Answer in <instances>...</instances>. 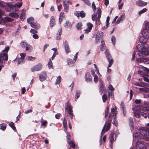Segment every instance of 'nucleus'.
<instances>
[{
  "label": "nucleus",
  "mask_w": 149,
  "mask_h": 149,
  "mask_svg": "<svg viewBox=\"0 0 149 149\" xmlns=\"http://www.w3.org/2000/svg\"><path fill=\"white\" fill-rule=\"evenodd\" d=\"M5 21L9 22H12L14 20V19H12L8 17H5Z\"/></svg>",
  "instance_id": "f704fd0d"
},
{
  "label": "nucleus",
  "mask_w": 149,
  "mask_h": 149,
  "mask_svg": "<svg viewBox=\"0 0 149 149\" xmlns=\"http://www.w3.org/2000/svg\"><path fill=\"white\" fill-rule=\"evenodd\" d=\"M140 143L138 141L136 143V149H140Z\"/></svg>",
  "instance_id": "680f3d73"
},
{
  "label": "nucleus",
  "mask_w": 149,
  "mask_h": 149,
  "mask_svg": "<svg viewBox=\"0 0 149 149\" xmlns=\"http://www.w3.org/2000/svg\"><path fill=\"white\" fill-rule=\"evenodd\" d=\"M80 15L81 17H84L85 16L86 14L84 11H82L80 12Z\"/></svg>",
  "instance_id": "c03bdc74"
},
{
  "label": "nucleus",
  "mask_w": 149,
  "mask_h": 149,
  "mask_svg": "<svg viewBox=\"0 0 149 149\" xmlns=\"http://www.w3.org/2000/svg\"><path fill=\"white\" fill-rule=\"evenodd\" d=\"M147 129H146L144 130L143 129L140 128V134L142 136H147V133L148 132L146 130Z\"/></svg>",
  "instance_id": "412c9836"
},
{
  "label": "nucleus",
  "mask_w": 149,
  "mask_h": 149,
  "mask_svg": "<svg viewBox=\"0 0 149 149\" xmlns=\"http://www.w3.org/2000/svg\"><path fill=\"white\" fill-rule=\"evenodd\" d=\"M65 109L66 110H68V113L69 114V116L71 118H72V116L73 114L72 113V107L70 105L68 106L67 107H66Z\"/></svg>",
  "instance_id": "f8f14e48"
},
{
  "label": "nucleus",
  "mask_w": 149,
  "mask_h": 149,
  "mask_svg": "<svg viewBox=\"0 0 149 149\" xmlns=\"http://www.w3.org/2000/svg\"><path fill=\"white\" fill-rule=\"evenodd\" d=\"M139 135L140 133L139 132H136V133H135L134 135V136L135 138L139 139Z\"/></svg>",
  "instance_id": "864d4df0"
},
{
  "label": "nucleus",
  "mask_w": 149,
  "mask_h": 149,
  "mask_svg": "<svg viewBox=\"0 0 149 149\" xmlns=\"http://www.w3.org/2000/svg\"><path fill=\"white\" fill-rule=\"evenodd\" d=\"M85 79L86 81L87 82L92 81V78L91 75L89 73H86L85 76Z\"/></svg>",
  "instance_id": "ddd939ff"
},
{
  "label": "nucleus",
  "mask_w": 149,
  "mask_h": 149,
  "mask_svg": "<svg viewBox=\"0 0 149 149\" xmlns=\"http://www.w3.org/2000/svg\"><path fill=\"white\" fill-rule=\"evenodd\" d=\"M24 62V60L20 58L17 59V64H20Z\"/></svg>",
  "instance_id": "de8ad7c7"
},
{
  "label": "nucleus",
  "mask_w": 149,
  "mask_h": 149,
  "mask_svg": "<svg viewBox=\"0 0 149 149\" xmlns=\"http://www.w3.org/2000/svg\"><path fill=\"white\" fill-rule=\"evenodd\" d=\"M140 54L142 56H149V46L145 44L140 49Z\"/></svg>",
  "instance_id": "f257e3e1"
},
{
  "label": "nucleus",
  "mask_w": 149,
  "mask_h": 149,
  "mask_svg": "<svg viewBox=\"0 0 149 149\" xmlns=\"http://www.w3.org/2000/svg\"><path fill=\"white\" fill-rule=\"evenodd\" d=\"M142 111V110H141L140 109V112L142 113L141 111ZM140 116H142L143 117H144V118H147L148 116V115L146 113H145L144 112H143L142 113H141V114H140Z\"/></svg>",
  "instance_id": "a19ab883"
},
{
  "label": "nucleus",
  "mask_w": 149,
  "mask_h": 149,
  "mask_svg": "<svg viewBox=\"0 0 149 149\" xmlns=\"http://www.w3.org/2000/svg\"><path fill=\"white\" fill-rule=\"evenodd\" d=\"M69 144L70 146L72 148H74L75 147V145L74 143L72 141H69Z\"/></svg>",
  "instance_id": "e433bc0d"
},
{
  "label": "nucleus",
  "mask_w": 149,
  "mask_h": 149,
  "mask_svg": "<svg viewBox=\"0 0 149 149\" xmlns=\"http://www.w3.org/2000/svg\"><path fill=\"white\" fill-rule=\"evenodd\" d=\"M109 19H110V17L109 16H108L107 18V20H106V23H107V24H106V27H104L103 28V29H106L108 26V23L109 22Z\"/></svg>",
  "instance_id": "58836bf2"
},
{
  "label": "nucleus",
  "mask_w": 149,
  "mask_h": 149,
  "mask_svg": "<svg viewBox=\"0 0 149 149\" xmlns=\"http://www.w3.org/2000/svg\"><path fill=\"white\" fill-rule=\"evenodd\" d=\"M134 116L137 118L140 117V105H135L132 108Z\"/></svg>",
  "instance_id": "39448f33"
},
{
  "label": "nucleus",
  "mask_w": 149,
  "mask_h": 149,
  "mask_svg": "<svg viewBox=\"0 0 149 149\" xmlns=\"http://www.w3.org/2000/svg\"><path fill=\"white\" fill-rule=\"evenodd\" d=\"M9 125L13 130H15L16 129L14 123L13 122H11L9 124Z\"/></svg>",
  "instance_id": "79ce46f5"
},
{
  "label": "nucleus",
  "mask_w": 149,
  "mask_h": 149,
  "mask_svg": "<svg viewBox=\"0 0 149 149\" xmlns=\"http://www.w3.org/2000/svg\"><path fill=\"white\" fill-rule=\"evenodd\" d=\"M103 33L102 32H100L97 33L95 38V40L96 42H98L102 38Z\"/></svg>",
  "instance_id": "9b49d317"
},
{
  "label": "nucleus",
  "mask_w": 149,
  "mask_h": 149,
  "mask_svg": "<svg viewBox=\"0 0 149 149\" xmlns=\"http://www.w3.org/2000/svg\"><path fill=\"white\" fill-rule=\"evenodd\" d=\"M116 39L115 37L113 36L111 38V41L113 45H114L116 42Z\"/></svg>",
  "instance_id": "3c124183"
},
{
  "label": "nucleus",
  "mask_w": 149,
  "mask_h": 149,
  "mask_svg": "<svg viewBox=\"0 0 149 149\" xmlns=\"http://www.w3.org/2000/svg\"><path fill=\"white\" fill-rule=\"evenodd\" d=\"M125 13H123L122 14L120 19L122 21H123L125 19Z\"/></svg>",
  "instance_id": "8fccbe9b"
},
{
  "label": "nucleus",
  "mask_w": 149,
  "mask_h": 149,
  "mask_svg": "<svg viewBox=\"0 0 149 149\" xmlns=\"http://www.w3.org/2000/svg\"><path fill=\"white\" fill-rule=\"evenodd\" d=\"M50 27L52 28L56 24L55 19L54 16H52L50 21Z\"/></svg>",
  "instance_id": "dca6fc26"
},
{
  "label": "nucleus",
  "mask_w": 149,
  "mask_h": 149,
  "mask_svg": "<svg viewBox=\"0 0 149 149\" xmlns=\"http://www.w3.org/2000/svg\"><path fill=\"white\" fill-rule=\"evenodd\" d=\"M97 16V13H95L92 16V19L93 21L95 20Z\"/></svg>",
  "instance_id": "a18cd8bd"
},
{
  "label": "nucleus",
  "mask_w": 149,
  "mask_h": 149,
  "mask_svg": "<svg viewBox=\"0 0 149 149\" xmlns=\"http://www.w3.org/2000/svg\"><path fill=\"white\" fill-rule=\"evenodd\" d=\"M81 93V92L80 91L78 90H77L76 91V94H75V100L76 101H77L76 100L78 99V98H79V97L80 96Z\"/></svg>",
  "instance_id": "5701e85b"
},
{
  "label": "nucleus",
  "mask_w": 149,
  "mask_h": 149,
  "mask_svg": "<svg viewBox=\"0 0 149 149\" xmlns=\"http://www.w3.org/2000/svg\"><path fill=\"white\" fill-rule=\"evenodd\" d=\"M30 25L31 27L36 29H39L40 27V25L39 24L33 22Z\"/></svg>",
  "instance_id": "6ab92c4d"
},
{
  "label": "nucleus",
  "mask_w": 149,
  "mask_h": 149,
  "mask_svg": "<svg viewBox=\"0 0 149 149\" xmlns=\"http://www.w3.org/2000/svg\"><path fill=\"white\" fill-rule=\"evenodd\" d=\"M117 109V107H115V108H112L111 109V112L109 114V118H111V116L112 115H116V109Z\"/></svg>",
  "instance_id": "f3484780"
},
{
  "label": "nucleus",
  "mask_w": 149,
  "mask_h": 149,
  "mask_svg": "<svg viewBox=\"0 0 149 149\" xmlns=\"http://www.w3.org/2000/svg\"><path fill=\"white\" fill-rule=\"evenodd\" d=\"M147 11V9L146 8H143V9L140 10V14H142Z\"/></svg>",
  "instance_id": "774afa93"
},
{
  "label": "nucleus",
  "mask_w": 149,
  "mask_h": 149,
  "mask_svg": "<svg viewBox=\"0 0 149 149\" xmlns=\"http://www.w3.org/2000/svg\"><path fill=\"white\" fill-rule=\"evenodd\" d=\"M9 49V47L8 46L5 47V49L2 51V52H4L5 53L7 54Z\"/></svg>",
  "instance_id": "ea45409f"
},
{
  "label": "nucleus",
  "mask_w": 149,
  "mask_h": 149,
  "mask_svg": "<svg viewBox=\"0 0 149 149\" xmlns=\"http://www.w3.org/2000/svg\"><path fill=\"white\" fill-rule=\"evenodd\" d=\"M142 34L144 38L149 37V22L146 23L145 29L142 31Z\"/></svg>",
  "instance_id": "20e7f679"
},
{
  "label": "nucleus",
  "mask_w": 149,
  "mask_h": 149,
  "mask_svg": "<svg viewBox=\"0 0 149 149\" xmlns=\"http://www.w3.org/2000/svg\"><path fill=\"white\" fill-rule=\"evenodd\" d=\"M20 55L21 58H20L23 59L24 57L26 56V54L25 53H23L20 54Z\"/></svg>",
  "instance_id": "6e6d98bb"
},
{
  "label": "nucleus",
  "mask_w": 149,
  "mask_h": 149,
  "mask_svg": "<svg viewBox=\"0 0 149 149\" xmlns=\"http://www.w3.org/2000/svg\"><path fill=\"white\" fill-rule=\"evenodd\" d=\"M21 47L23 48H25L26 50H28L30 48L31 46L24 41H22L20 43Z\"/></svg>",
  "instance_id": "1a4fd4ad"
},
{
  "label": "nucleus",
  "mask_w": 149,
  "mask_h": 149,
  "mask_svg": "<svg viewBox=\"0 0 149 149\" xmlns=\"http://www.w3.org/2000/svg\"><path fill=\"white\" fill-rule=\"evenodd\" d=\"M67 122L66 120V119L65 118H64L63 122V127L66 130H67Z\"/></svg>",
  "instance_id": "c756f323"
},
{
  "label": "nucleus",
  "mask_w": 149,
  "mask_h": 149,
  "mask_svg": "<svg viewBox=\"0 0 149 149\" xmlns=\"http://www.w3.org/2000/svg\"><path fill=\"white\" fill-rule=\"evenodd\" d=\"M87 26L88 28L85 30V33H87L90 32L91 31L92 27L93 26V25L92 24L89 23L87 24Z\"/></svg>",
  "instance_id": "2eb2a0df"
},
{
  "label": "nucleus",
  "mask_w": 149,
  "mask_h": 149,
  "mask_svg": "<svg viewBox=\"0 0 149 149\" xmlns=\"http://www.w3.org/2000/svg\"><path fill=\"white\" fill-rule=\"evenodd\" d=\"M48 66L49 68L50 69L51 68L53 69V65L52 64V63L51 61V59H50L49 60L48 64Z\"/></svg>",
  "instance_id": "cd10ccee"
},
{
  "label": "nucleus",
  "mask_w": 149,
  "mask_h": 149,
  "mask_svg": "<svg viewBox=\"0 0 149 149\" xmlns=\"http://www.w3.org/2000/svg\"><path fill=\"white\" fill-rule=\"evenodd\" d=\"M129 124L131 127V130H133L134 127H133V121L132 118L131 117L129 118Z\"/></svg>",
  "instance_id": "a878e982"
},
{
  "label": "nucleus",
  "mask_w": 149,
  "mask_h": 149,
  "mask_svg": "<svg viewBox=\"0 0 149 149\" xmlns=\"http://www.w3.org/2000/svg\"><path fill=\"white\" fill-rule=\"evenodd\" d=\"M82 26V24L81 22L78 23L76 25V27L78 30L81 29Z\"/></svg>",
  "instance_id": "2f4dec72"
},
{
  "label": "nucleus",
  "mask_w": 149,
  "mask_h": 149,
  "mask_svg": "<svg viewBox=\"0 0 149 149\" xmlns=\"http://www.w3.org/2000/svg\"><path fill=\"white\" fill-rule=\"evenodd\" d=\"M63 3L65 11L67 13L69 9L68 5L69 4L71 5L72 3L68 1H63Z\"/></svg>",
  "instance_id": "6e6552de"
},
{
  "label": "nucleus",
  "mask_w": 149,
  "mask_h": 149,
  "mask_svg": "<svg viewBox=\"0 0 149 149\" xmlns=\"http://www.w3.org/2000/svg\"><path fill=\"white\" fill-rule=\"evenodd\" d=\"M113 119L112 120H109L110 118H109V120H110V121L112 123L116 126L117 124V121L116 120V115H113Z\"/></svg>",
  "instance_id": "4be33fe9"
},
{
  "label": "nucleus",
  "mask_w": 149,
  "mask_h": 149,
  "mask_svg": "<svg viewBox=\"0 0 149 149\" xmlns=\"http://www.w3.org/2000/svg\"><path fill=\"white\" fill-rule=\"evenodd\" d=\"M9 15L10 17L14 18H17L18 17V14L15 13H10L9 14Z\"/></svg>",
  "instance_id": "bb28decb"
},
{
  "label": "nucleus",
  "mask_w": 149,
  "mask_h": 149,
  "mask_svg": "<svg viewBox=\"0 0 149 149\" xmlns=\"http://www.w3.org/2000/svg\"><path fill=\"white\" fill-rule=\"evenodd\" d=\"M6 6V3L2 1H0V6L3 8L5 7Z\"/></svg>",
  "instance_id": "09e8293b"
},
{
  "label": "nucleus",
  "mask_w": 149,
  "mask_h": 149,
  "mask_svg": "<svg viewBox=\"0 0 149 149\" xmlns=\"http://www.w3.org/2000/svg\"><path fill=\"white\" fill-rule=\"evenodd\" d=\"M140 149H146V146L140 142Z\"/></svg>",
  "instance_id": "49530a36"
},
{
  "label": "nucleus",
  "mask_w": 149,
  "mask_h": 149,
  "mask_svg": "<svg viewBox=\"0 0 149 149\" xmlns=\"http://www.w3.org/2000/svg\"><path fill=\"white\" fill-rule=\"evenodd\" d=\"M30 32H31L32 33L35 34L37 33L38 32H37V31H36V30H35L33 29H31L30 31Z\"/></svg>",
  "instance_id": "13d9d810"
},
{
  "label": "nucleus",
  "mask_w": 149,
  "mask_h": 149,
  "mask_svg": "<svg viewBox=\"0 0 149 149\" xmlns=\"http://www.w3.org/2000/svg\"><path fill=\"white\" fill-rule=\"evenodd\" d=\"M15 7L19 8L22 6V4L21 3L19 4L16 3L15 4Z\"/></svg>",
  "instance_id": "e2e57ef3"
},
{
  "label": "nucleus",
  "mask_w": 149,
  "mask_h": 149,
  "mask_svg": "<svg viewBox=\"0 0 149 149\" xmlns=\"http://www.w3.org/2000/svg\"><path fill=\"white\" fill-rule=\"evenodd\" d=\"M114 134V131H113L111 132V133L109 135V138L110 139L111 144H112L113 143L114 141L113 137Z\"/></svg>",
  "instance_id": "a211bd4d"
},
{
  "label": "nucleus",
  "mask_w": 149,
  "mask_h": 149,
  "mask_svg": "<svg viewBox=\"0 0 149 149\" xmlns=\"http://www.w3.org/2000/svg\"><path fill=\"white\" fill-rule=\"evenodd\" d=\"M58 33H57L56 35V39L58 40L60 39L61 38V35L62 34V29H60L58 31Z\"/></svg>",
  "instance_id": "393cba45"
},
{
  "label": "nucleus",
  "mask_w": 149,
  "mask_h": 149,
  "mask_svg": "<svg viewBox=\"0 0 149 149\" xmlns=\"http://www.w3.org/2000/svg\"><path fill=\"white\" fill-rule=\"evenodd\" d=\"M142 61L143 62H144V63L146 64H148L149 63V58H145L143 59H142L141 60L140 59V62Z\"/></svg>",
  "instance_id": "7c9ffc66"
},
{
  "label": "nucleus",
  "mask_w": 149,
  "mask_h": 149,
  "mask_svg": "<svg viewBox=\"0 0 149 149\" xmlns=\"http://www.w3.org/2000/svg\"><path fill=\"white\" fill-rule=\"evenodd\" d=\"M99 87L100 91L101 93H102L104 90V86L102 81H99Z\"/></svg>",
  "instance_id": "aec40b11"
},
{
  "label": "nucleus",
  "mask_w": 149,
  "mask_h": 149,
  "mask_svg": "<svg viewBox=\"0 0 149 149\" xmlns=\"http://www.w3.org/2000/svg\"><path fill=\"white\" fill-rule=\"evenodd\" d=\"M61 80V76H58L56 79L55 84L56 85L57 84H59Z\"/></svg>",
  "instance_id": "72a5a7b5"
},
{
  "label": "nucleus",
  "mask_w": 149,
  "mask_h": 149,
  "mask_svg": "<svg viewBox=\"0 0 149 149\" xmlns=\"http://www.w3.org/2000/svg\"><path fill=\"white\" fill-rule=\"evenodd\" d=\"M105 43L104 41H102L101 42V47L100 48V50L101 51H103L105 49V47L104 45Z\"/></svg>",
  "instance_id": "473e14b6"
},
{
  "label": "nucleus",
  "mask_w": 149,
  "mask_h": 149,
  "mask_svg": "<svg viewBox=\"0 0 149 149\" xmlns=\"http://www.w3.org/2000/svg\"><path fill=\"white\" fill-rule=\"evenodd\" d=\"M109 89L111 91H113L115 89L111 84H109Z\"/></svg>",
  "instance_id": "bf43d9fd"
},
{
  "label": "nucleus",
  "mask_w": 149,
  "mask_h": 149,
  "mask_svg": "<svg viewBox=\"0 0 149 149\" xmlns=\"http://www.w3.org/2000/svg\"><path fill=\"white\" fill-rule=\"evenodd\" d=\"M105 53L106 58L109 63L108 68L110 67L113 63V60L108 50L107 49L106 50Z\"/></svg>",
  "instance_id": "f03ea898"
},
{
  "label": "nucleus",
  "mask_w": 149,
  "mask_h": 149,
  "mask_svg": "<svg viewBox=\"0 0 149 149\" xmlns=\"http://www.w3.org/2000/svg\"><path fill=\"white\" fill-rule=\"evenodd\" d=\"M106 124V123H105V124L101 132V136L100 138L101 141L102 140L101 138L102 135L103 134L106 132H107L108 130H109L111 127V124L110 123H108L107 125Z\"/></svg>",
  "instance_id": "0eeeda50"
},
{
  "label": "nucleus",
  "mask_w": 149,
  "mask_h": 149,
  "mask_svg": "<svg viewBox=\"0 0 149 149\" xmlns=\"http://www.w3.org/2000/svg\"><path fill=\"white\" fill-rule=\"evenodd\" d=\"M92 7L94 11H95L96 9V6L95 5L94 2H93L92 4Z\"/></svg>",
  "instance_id": "0e129e2a"
},
{
  "label": "nucleus",
  "mask_w": 149,
  "mask_h": 149,
  "mask_svg": "<svg viewBox=\"0 0 149 149\" xmlns=\"http://www.w3.org/2000/svg\"><path fill=\"white\" fill-rule=\"evenodd\" d=\"M41 126H44L45 127H46V125L47 124V122L46 120H44L42 121H41Z\"/></svg>",
  "instance_id": "4c0bfd02"
},
{
  "label": "nucleus",
  "mask_w": 149,
  "mask_h": 149,
  "mask_svg": "<svg viewBox=\"0 0 149 149\" xmlns=\"http://www.w3.org/2000/svg\"><path fill=\"white\" fill-rule=\"evenodd\" d=\"M27 22L30 24L33 23V22L34 21V18L33 17H30L28 18L27 19Z\"/></svg>",
  "instance_id": "c85d7f7f"
},
{
  "label": "nucleus",
  "mask_w": 149,
  "mask_h": 149,
  "mask_svg": "<svg viewBox=\"0 0 149 149\" xmlns=\"http://www.w3.org/2000/svg\"><path fill=\"white\" fill-rule=\"evenodd\" d=\"M58 52H54V53H53V55H52V60H53L54 58H55V57L58 54Z\"/></svg>",
  "instance_id": "052dcab7"
},
{
  "label": "nucleus",
  "mask_w": 149,
  "mask_h": 149,
  "mask_svg": "<svg viewBox=\"0 0 149 149\" xmlns=\"http://www.w3.org/2000/svg\"><path fill=\"white\" fill-rule=\"evenodd\" d=\"M28 57V60L29 61H30L34 60L36 58H35L31 56H29V57Z\"/></svg>",
  "instance_id": "69168bd1"
},
{
  "label": "nucleus",
  "mask_w": 149,
  "mask_h": 149,
  "mask_svg": "<svg viewBox=\"0 0 149 149\" xmlns=\"http://www.w3.org/2000/svg\"><path fill=\"white\" fill-rule=\"evenodd\" d=\"M147 4V3L140 1V6H144Z\"/></svg>",
  "instance_id": "603ef678"
},
{
  "label": "nucleus",
  "mask_w": 149,
  "mask_h": 149,
  "mask_svg": "<svg viewBox=\"0 0 149 149\" xmlns=\"http://www.w3.org/2000/svg\"><path fill=\"white\" fill-rule=\"evenodd\" d=\"M70 134H69V133L68 132H67V136H66V137H67V141L68 142H69V141H70Z\"/></svg>",
  "instance_id": "4d7b16f0"
},
{
  "label": "nucleus",
  "mask_w": 149,
  "mask_h": 149,
  "mask_svg": "<svg viewBox=\"0 0 149 149\" xmlns=\"http://www.w3.org/2000/svg\"><path fill=\"white\" fill-rule=\"evenodd\" d=\"M8 60L7 54L3 52H2L0 53V64H4V61H7Z\"/></svg>",
  "instance_id": "7ed1b4c3"
},
{
  "label": "nucleus",
  "mask_w": 149,
  "mask_h": 149,
  "mask_svg": "<svg viewBox=\"0 0 149 149\" xmlns=\"http://www.w3.org/2000/svg\"><path fill=\"white\" fill-rule=\"evenodd\" d=\"M63 25L64 27L70 28H71L72 26V24L71 23L68 21H66Z\"/></svg>",
  "instance_id": "b1692460"
},
{
  "label": "nucleus",
  "mask_w": 149,
  "mask_h": 149,
  "mask_svg": "<svg viewBox=\"0 0 149 149\" xmlns=\"http://www.w3.org/2000/svg\"><path fill=\"white\" fill-rule=\"evenodd\" d=\"M33 37L34 39H38V36L36 34H33L32 36Z\"/></svg>",
  "instance_id": "338daca9"
},
{
  "label": "nucleus",
  "mask_w": 149,
  "mask_h": 149,
  "mask_svg": "<svg viewBox=\"0 0 149 149\" xmlns=\"http://www.w3.org/2000/svg\"><path fill=\"white\" fill-rule=\"evenodd\" d=\"M47 74L45 72H42L39 74V79L41 81L45 80Z\"/></svg>",
  "instance_id": "9d476101"
},
{
  "label": "nucleus",
  "mask_w": 149,
  "mask_h": 149,
  "mask_svg": "<svg viewBox=\"0 0 149 149\" xmlns=\"http://www.w3.org/2000/svg\"><path fill=\"white\" fill-rule=\"evenodd\" d=\"M103 101L104 102H105L107 99V96L106 95L104 94L102 96Z\"/></svg>",
  "instance_id": "37998d69"
},
{
  "label": "nucleus",
  "mask_w": 149,
  "mask_h": 149,
  "mask_svg": "<svg viewBox=\"0 0 149 149\" xmlns=\"http://www.w3.org/2000/svg\"><path fill=\"white\" fill-rule=\"evenodd\" d=\"M65 45H64L65 50V52L67 54L70 53L71 52L69 48V46L67 41H65Z\"/></svg>",
  "instance_id": "4468645a"
},
{
  "label": "nucleus",
  "mask_w": 149,
  "mask_h": 149,
  "mask_svg": "<svg viewBox=\"0 0 149 149\" xmlns=\"http://www.w3.org/2000/svg\"><path fill=\"white\" fill-rule=\"evenodd\" d=\"M42 68V64L39 63L32 67L31 68V70L33 72L38 71L40 70Z\"/></svg>",
  "instance_id": "423d86ee"
},
{
  "label": "nucleus",
  "mask_w": 149,
  "mask_h": 149,
  "mask_svg": "<svg viewBox=\"0 0 149 149\" xmlns=\"http://www.w3.org/2000/svg\"><path fill=\"white\" fill-rule=\"evenodd\" d=\"M6 125L5 124H2L0 125V129L4 130L6 129Z\"/></svg>",
  "instance_id": "c9c22d12"
},
{
  "label": "nucleus",
  "mask_w": 149,
  "mask_h": 149,
  "mask_svg": "<svg viewBox=\"0 0 149 149\" xmlns=\"http://www.w3.org/2000/svg\"><path fill=\"white\" fill-rule=\"evenodd\" d=\"M67 62L68 65H70L71 64H73L74 63H72V59L70 58H68L67 59Z\"/></svg>",
  "instance_id": "5fc2aeb1"
}]
</instances>
